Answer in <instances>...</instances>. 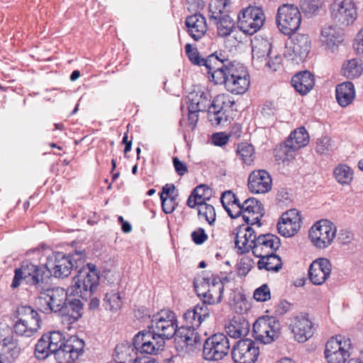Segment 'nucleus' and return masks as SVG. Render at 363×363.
I'll list each match as a JSON object with an SVG mask.
<instances>
[{
  "label": "nucleus",
  "mask_w": 363,
  "mask_h": 363,
  "mask_svg": "<svg viewBox=\"0 0 363 363\" xmlns=\"http://www.w3.org/2000/svg\"><path fill=\"white\" fill-rule=\"evenodd\" d=\"M184 49L191 64L204 66L210 80L214 84H223L226 90L233 94H242L247 91L250 83L247 68L230 60L225 51H216L204 58L198 49L192 48L189 43L185 45Z\"/></svg>",
  "instance_id": "obj_1"
},
{
  "label": "nucleus",
  "mask_w": 363,
  "mask_h": 363,
  "mask_svg": "<svg viewBox=\"0 0 363 363\" xmlns=\"http://www.w3.org/2000/svg\"><path fill=\"white\" fill-rule=\"evenodd\" d=\"M39 291L36 304L41 312L56 313L69 323L77 321L82 316L83 303L79 298H68L69 288L65 290L60 287L46 286Z\"/></svg>",
  "instance_id": "obj_2"
},
{
  "label": "nucleus",
  "mask_w": 363,
  "mask_h": 363,
  "mask_svg": "<svg viewBox=\"0 0 363 363\" xmlns=\"http://www.w3.org/2000/svg\"><path fill=\"white\" fill-rule=\"evenodd\" d=\"M77 244L76 241L71 242L73 249L69 252L55 251L47 257L45 267L49 273V280L51 277L57 279L67 278L72 270H75L80 264L86 262V250L81 246L77 247Z\"/></svg>",
  "instance_id": "obj_3"
},
{
  "label": "nucleus",
  "mask_w": 363,
  "mask_h": 363,
  "mask_svg": "<svg viewBox=\"0 0 363 363\" xmlns=\"http://www.w3.org/2000/svg\"><path fill=\"white\" fill-rule=\"evenodd\" d=\"M76 274L72 279L69 287L70 296H77L84 301L91 298L99 285L100 271L96 264L84 262L75 269Z\"/></svg>",
  "instance_id": "obj_4"
},
{
  "label": "nucleus",
  "mask_w": 363,
  "mask_h": 363,
  "mask_svg": "<svg viewBox=\"0 0 363 363\" xmlns=\"http://www.w3.org/2000/svg\"><path fill=\"white\" fill-rule=\"evenodd\" d=\"M228 282L230 279L227 276L220 277L212 274L211 277L203 276L194 279L193 284L197 295L206 298V301L211 305L222 301L224 285Z\"/></svg>",
  "instance_id": "obj_5"
},
{
  "label": "nucleus",
  "mask_w": 363,
  "mask_h": 363,
  "mask_svg": "<svg viewBox=\"0 0 363 363\" xmlns=\"http://www.w3.org/2000/svg\"><path fill=\"white\" fill-rule=\"evenodd\" d=\"M156 328L160 331V336L172 339L174 335L183 338L187 347L189 346L196 348V343L193 342V337L189 334L190 329L186 327H178L175 313L172 311L162 312L157 319Z\"/></svg>",
  "instance_id": "obj_6"
},
{
  "label": "nucleus",
  "mask_w": 363,
  "mask_h": 363,
  "mask_svg": "<svg viewBox=\"0 0 363 363\" xmlns=\"http://www.w3.org/2000/svg\"><path fill=\"white\" fill-rule=\"evenodd\" d=\"M276 21L279 30L286 35L294 34L300 27L301 15L293 4H283L277 11Z\"/></svg>",
  "instance_id": "obj_7"
},
{
  "label": "nucleus",
  "mask_w": 363,
  "mask_h": 363,
  "mask_svg": "<svg viewBox=\"0 0 363 363\" xmlns=\"http://www.w3.org/2000/svg\"><path fill=\"white\" fill-rule=\"evenodd\" d=\"M230 345L223 333H215L207 337L203 344V357L208 361H218L228 354Z\"/></svg>",
  "instance_id": "obj_8"
},
{
  "label": "nucleus",
  "mask_w": 363,
  "mask_h": 363,
  "mask_svg": "<svg viewBox=\"0 0 363 363\" xmlns=\"http://www.w3.org/2000/svg\"><path fill=\"white\" fill-rule=\"evenodd\" d=\"M336 234V228L327 220L315 223L309 230L308 238L313 245L319 249H325L331 245Z\"/></svg>",
  "instance_id": "obj_9"
},
{
  "label": "nucleus",
  "mask_w": 363,
  "mask_h": 363,
  "mask_svg": "<svg viewBox=\"0 0 363 363\" xmlns=\"http://www.w3.org/2000/svg\"><path fill=\"white\" fill-rule=\"evenodd\" d=\"M331 18L337 26L345 27L357 18V9L351 0H335L330 6Z\"/></svg>",
  "instance_id": "obj_10"
},
{
  "label": "nucleus",
  "mask_w": 363,
  "mask_h": 363,
  "mask_svg": "<svg viewBox=\"0 0 363 363\" xmlns=\"http://www.w3.org/2000/svg\"><path fill=\"white\" fill-rule=\"evenodd\" d=\"M231 355L235 363H255L259 355V343L250 338L240 339L233 347Z\"/></svg>",
  "instance_id": "obj_11"
},
{
  "label": "nucleus",
  "mask_w": 363,
  "mask_h": 363,
  "mask_svg": "<svg viewBox=\"0 0 363 363\" xmlns=\"http://www.w3.org/2000/svg\"><path fill=\"white\" fill-rule=\"evenodd\" d=\"M284 56L292 61H302L308 55L311 49L308 35L296 34L286 44Z\"/></svg>",
  "instance_id": "obj_12"
},
{
  "label": "nucleus",
  "mask_w": 363,
  "mask_h": 363,
  "mask_svg": "<svg viewBox=\"0 0 363 363\" xmlns=\"http://www.w3.org/2000/svg\"><path fill=\"white\" fill-rule=\"evenodd\" d=\"M331 273V264L326 258L313 261L308 269V277L315 285L323 284Z\"/></svg>",
  "instance_id": "obj_13"
},
{
  "label": "nucleus",
  "mask_w": 363,
  "mask_h": 363,
  "mask_svg": "<svg viewBox=\"0 0 363 363\" xmlns=\"http://www.w3.org/2000/svg\"><path fill=\"white\" fill-rule=\"evenodd\" d=\"M247 185L252 193H266L272 189V178L264 169L255 170L250 174Z\"/></svg>",
  "instance_id": "obj_14"
},
{
  "label": "nucleus",
  "mask_w": 363,
  "mask_h": 363,
  "mask_svg": "<svg viewBox=\"0 0 363 363\" xmlns=\"http://www.w3.org/2000/svg\"><path fill=\"white\" fill-rule=\"evenodd\" d=\"M290 327L295 340L298 342H305L313 335V325L307 314L296 316Z\"/></svg>",
  "instance_id": "obj_15"
},
{
  "label": "nucleus",
  "mask_w": 363,
  "mask_h": 363,
  "mask_svg": "<svg viewBox=\"0 0 363 363\" xmlns=\"http://www.w3.org/2000/svg\"><path fill=\"white\" fill-rule=\"evenodd\" d=\"M281 245L280 239L278 236L267 233L258 235L257 245H255L253 255L256 257L264 258L266 254L271 252H276Z\"/></svg>",
  "instance_id": "obj_16"
},
{
  "label": "nucleus",
  "mask_w": 363,
  "mask_h": 363,
  "mask_svg": "<svg viewBox=\"0 0 363 363\" xmlns=\"http://www.w3.org/2000/svg\"><path fill=\"white\" fill-rule=\"evenodd\" d=\"M187 33L195 40H199L207 31L206 18L201 13L189 16L185 20Z\"/></svg>",
  "instance_id": "obj_17"
},
{
  "label": "nucleus",
  "mask_w": 363,
  "mask_h": 363,
  "mask_svg": "<svg viewBox=\"0 0 363 363\" xmlns=\"http://www.w3.org/2000/svg\"><path fill=\"white\" fill-rule=\"evenodd\" d=\"M225 96L218 95L212 101L210 105H207L206 111H208V118L213 125H220L225 116V121H227V116L223 112L224 106L227 103L234 104V101L231 102L229 99L225 101Z\"/></svg>",
  "instance_id": "obj_18"
},
{
  "label": "nucleus",
  "mask_w": 363,
  "mask_h": 363,
  "mask_svg": "<svg viewBox=\"0 0 363 363\" xmlns=\"http://www.w3.org/2000/svg\"><path fill=\"white\" fill-rule=\"evenodd\" d=\"M15 317L20 319L21 322L29 325L30 328L38 330L42 323L40 315L33 307L28 305L19 306L16 312Z\"/></svg>",
  "instance_id": "obj_19"
},
{
  "label": "nucleus",
  "mask_w": 363,
  "mask_h": 363,
  "mask_svg": "<svg viewBox=\"0 0 363 363\" xmlns=\"http://www.w3.org/2000/svg\"><path fill=\"white\" fill-rule=\"evenodd\" d=\"M291 84L301 95H306L315 85L314 76L308 70L299 72L292 77Z\"/></svg>",
  "instance_id": "obj_20"
},
{
  "label": "nucleus",
  "mask_w": 363,
  "mask_h": 363,
  "mask_svg": "<svg viewBox=\"0 0 363 363\" xmlns=\"http://www.w3.org/2000/svg\"><path fill=\"white\" fill-rule=\"evenodd\" d=\"M271 323H274V317L262 316L259 318L252 325L253 336L256 340H259L264 344L273 341L269 335V327Z\"/></svg>",
  "instance_id": "obj_21"
},
{
  "label": "nucleus",
  "mask_w": 363,
  "mask_h": 363,
  "mask_svg": "<svg viewBox=\"0 0 363 363\" xmlns=\"http://www.w3.org/2000/svg\"><path fill=\"white\" fill-rule=\"evenodd\" d=\"M309 141V135L304 127H301L291 133L284 142V147L288 152H294L306 146Z\"/></svg>",
  "instance_id": "obj_22"
},
{
  "label": "nucleus",
  "mask_w": 363,
  "mask_h": 363,
  "mask_svg": "<svg viewBox=\"0 0 363 363\" xmlns=\"http://www.w3.org/2000/svg\"><path fill=\"white\" fill-rule=\"evenodd\" d=\"M321 41L328 48L332 49L337 46L344 40V33L342 27L333 26H325L321 31Z\"/></svg>",
  "instance_id": "obj_23"
},
{
  "label": "nucleus",
  "mask_w": 363,
  "mask_h": 363,
  "mask_svg": "<svg viewBox=\"0 0 363 363\" xmlns=\"http://www.w3.org/2000/svg\"><path fill=\"white\" fill-rule=\"evenodd\" d=\"M48 274L45 264H35L27 284L33 286L38 291L43 290L45 287L48 286L49 282Z\"/></svg>",
  "instance_id": "obj_24"
},
{
  "label": "nucleus",
  "mask_w": 363,
  "mask_h": 363,
  "mask_svg": "<svg viewBox=\"0 0 363 363\" xmlns=\"http://www.w3.org/2000/svg\"><path fill=\"white\" fill-rule=\"evenodd\" d=\"M250 324L243 317H234L225 325V332L233 338H239L246 335L249 332Z\"/></svg>",
  "instance_id": "obj_25"
},
{
  "label": "nucleus",
  "mask_w": 363,
  "mask_h": 363,
  "mask_svg": "<svg viewBox=\"0 0 363 363\" xmlns=\"http://www.w3.org/2000/svg\"><path fill=\"white\" fill-rule=\"evenodd\" d=\"M34 266L35 264H33L30 260H23L20 264V267L15 268L14 269V276L11 284V287L13 289L18 288L22 281H25L27 284Z\"/></svg>",
  "instance_id": "obj_26"
},
{
  "label": "nucleus",
  "mask_w": 363,
  "mask_h": 363,
  "mask_svg": "<svg viewBox=\"0 0 363 363\" xmlns=\"http://www.w3.org/2000/svg\"><path fill=\"white\" fill-rule=\"evenodd\" d=\"M355 96V90L351 82L340 84L336 87V99L342 107H346L352 103Z\"/></svg>",
  "instance_id": "obj_27"
},
{
  "label": "nucleus",
  "mask_w": 363,
  "mask_h": 363,
  "mask_svg": "<svg viewBox=\"0 0 363 363\" xmlns=\"http://www.w3.org/2000/svg\"><path fill=\"white\" fill-rule=\"evenodd\" d=\"M210 20H213L217 26L218 33L221 37L230 35L235 28V22L228 14L209 16Z\"/></svg>",
  "instance_id": "obj_28"
},
{
  "label": "nucleus",
  "mask_w": 363,
  "mask_h": 363,
  "mask_svg": "<svg viewBox=\"0 0 363 363\" xmlns=\"http://www.w3.org/2000/svg\"><path fill=\"white\" fill-rule=\"evenodd\" d=\"M1 352L4 354V359L11 363L20 354L21 347L17 345L16 340H13V337H6L1 340Z\"/></svg>",
  "instance_id": "obj_29"
},
{
  "label": "nucleus",
  "mask_w": 363,
  "mask_h": 363,
  "mask_svg": "<svg viewBox=\"0 0 363 363\" xmlns=\"http://www.w3.org/2000/svg\"><path fill=\"white\" fill-rule=\"evenodd\" d=\"M264 258H259L257 262L259 269H264L267 271L278 272L282 267L281 257L275 252H271L270 254H266Z\"/></svg>",
  "instance_id": "obj_30"
},
{
  "label": "nucleus",
  "mask_w": 363,
  "mask_h": 363,
  "mask_svg": "<svg viewBox=\"0 0 363 363\" xmlns=\"http://www.w3.org/2000/svg\"><path fill=\"white\" fill-rule=\"evenodd\" d=\"M352 342L350 338L345 339V337L341 335H336L335 337H332L325 344V348L324 350L325 357L329 355L330 354L335 353L342 348L347 347V346H351Z\"/></svg>",
  "instance_id": "obj_31"
},
{
  "label": "nucleus",
  "mask_w": 363,
  "mask_h": 363,
  "mask_svg": "<svg viewBox=\"0 0 363 363\" xmlns=\"http://www.w3.org/2000/svg\"><path fill=\"white\" fill-rule=\"evenodd\" d=\"M264 16L257 17L253 19L248 18V20H241V21L238 22V28L244 33L252 35L261 28L264 24Z\"/></svg>",
  "instance_id": "obj_32"
},
{
  "label": "nucleus",
  "mask_w": 363,
  "mask_h": 363,
  "mask_svg": "<svg viewBox=\"0 0 363 363\" xmlns=\"http://www.w3.org/2000/svg\"><path fill=\"white\" fill-rule=\"evenodd\" d=\"M342 69L343 75L347 79L358 77L363 72L362 65L357 59H352L344 63Z\"/></svg>",
  "instance_id": "obj_33"
},
{
  "label": "nucleus",
  "mask_w": 363,
  "mask_h": 363,
  "mask_svg": "<svg viewBox=\"0 0 363 363\" xmlns=\"http://www.w3.org/2000/svg\"><path fill=\"white\" fill-rule=\"evenodd\" d=\"M52 354L57 363H75V360L78 359L72 351H69L65 342L61 343Z\"/></svg>",
  "instance_id": "obj_34"
},
{
  "label": "nucleus",
  "mask_w": 363,
  "mask_h": 363,
  "mask_svg": "<svg viewBox=\"0 0 363 363\" xmlns=\"http://www.w3.org/2000/svg\"><path fill=\"white\" fill-rule=\"evenodd\" d=\"M296 222V220L291 221V220H281L280 219L277 225L279 233L284 237L294 236L301 228V224Z\"/></svg>",
  "instance_id": "obj_35"
},
{
  "label": "nucleus",
  "mask_w": 363,
  "mask_h": 363,
  "mask_svg": "<svg viewBox=\"0 0 363 363\" xmlns=\"http://www.w3.org/2000/svg\"><path fill=\"white\" fill-rule=\"evenodd\" d=\"M237 156L243 163L250 165L254 161V147L247 143L239 144L236 150Z\"/></svg>",
  "instance_id": "obj_36"
},
{
  "label": "nucleus",
  "mask_w": 363,
  "mask_h": 363,
  "mask_svg": "<svg viewBox=\"0 0 363 363\" xmlns=\"http://www.w3.org/2000/svg\"><path fill=\"white\" fill-rule=\"evenodd\" d=\"M46 338L47 335H43L35 345V356L38 359H45L50 353L52 354V349Z\"/></svg>",
  "instance_id": "obj_37"
},
{
  "label": "nucleus",
  "mask_w": 363,
  "mask_h": 363,
  "mask_svg": "<svg viewBox=\"0 0 363 363\" xmlns=\"http://www.w3.org/2000/svg\"><path fill=\"white\" fill-rule=\"evenodd\" d=\"M271 48L272 44L267 40H262L258 44L253 45L252 49L253 59L267 60L269 57Z\"/></svg>",
  "instance_id": "obj_38"
},
{
  "label": "nucleus",
  "mask_w": 363,
  "mask_h": 363,
  "mask_svg": "<svg viewBox=\"0 0 363 363\" xmlns=\"http://www.w3.org/2000/svg\"><path fill=\"white\" fill-rule=\"evenodd\" d=\"M334 176L337 182L348 184L352 179V171L345 164H340L334 169Z\"/></svg>",
  "instance_id": "obj_39"
},
{
  "label": "nucleus",
  "mask_w": 363,
  "mask_h": 363,
  "mask_svg": "<svg viewBox=\"0 0 363 363\" xmlns=\"http://www.w3.org/2000/svg\"><path fill=\"white\" fill-rule=\"evenodd\" d=\"M65 343L69 351H72L77 358L84 352V342L77 335L69 337L66 340Z\"/></svg>",
  "instance_id": "obj_40"
},
{
  "label": "nucleus",
  "mask_w": 363,
  "mask_h": 363,
  "mask_svg": "<svg viewBox=\"0 0 363 363\" xmlns=\"http://www.w3.org/2000/svg\"><path fill=\"white\" fill-rule=\"evenodd\" d=\"M121 298L118 293H107L104 298L103 306L106 310L117 311L121 308Z\"/></svg>",
  "instance_id": "obj_41"
},
{
  "label": "nucleus",
  "mask_w": 363,
  "mask_h": 363,
  "mask_svg": "<svg viewBox=\"0 0 363 363\" xmlns=\"http://www.w3.org/2000/svg\"><path fill=\"white\" fill-rule=\"evenodd\" d=\"M242 241L241 247H239V253L244 254L249 252L251 250L252 252L255 250V245H257V241L258 240V236H257L254 229L251 227L248 237Z\"/></svg>",
  "instance_id": "obj_42"
},
{
  "label": "nucleus",
  "mask_w": 363,
  "mask_h": 363,
  "mask_svg": "<svg viewBox=\"0 0 363 363\" xmlns=\"http://www.w3.org/2000/svg\"><path fill=\"white\" fill-rule=\"evenodd\" d=\"M352 348V345L342 348L340 351L328 354L325 358L328 363H345L350 356V350Z\"/></svg>",
  "instance_id": "obj_43"
},
{
  "label": "nucleus",
  "mask_w": 363,
  "mask_h": 363,
  "mask_svg": "<svg viewBox=\"0 0 363 363\" xmlns=\"http://www.w3.org/2000/svg\"><path fill=\"white\" fill-rule=\"evenodd\" d=\"M201 189V187L194 188L191 191L186 201V205L189 208H194L196 206H198V208H199L207 204L206 201L209 200V196H208L207 198H203L200 194H198V192Z\"/></svg>",
  "instance_id": "obj_44"
},
{
  "label": "nucleus",
  "mask_w": 363,
  "mask_h": 363,
  "mask_svg": "<svg viewBox=\"0 0 363 363\" xmlns=\"http://www.w3.org/2000/svg\"><path fill=\"white\" fill-rule=\"evenodd\" d=\"M322 6L321 0H301L300 7L306 15L315 14Z\"/></svg>",
  "instance_id": "obj_45"
},
{
  "label": "nucleus",
  "mask_w": 363,
  "mask_h": 363,
  "mask_svg": "<svg viewBox=\"0 0 363 363\" xmlns=\"http://www.w3.org/2000/svg\"><path fill=\"white\" fill-rule=\"evenodd\" d=\"M245 212L250 214H260V216L264 215V207L262 203L255 198H249L244 201Z\"/></svg>",
  "instance_id": "obj_46"
},
{
  "label": "nucleus",
  "mask_w": 363,
  "mask_h": 363,
  "mask_svg": "<svg viewBox=\"0 0 363 363\" xmlns=\"http://www.w3.org/2000/svg\"><path fill=\"white\" fill-rule=\"evenodd\" d=\"M167 311V310L161 311V312L158 313L157 315H153L152 318L150 310L145 306H141L140 308H138V320H139L140 323H146L147 325L154 324V323H155V325H157V319L158 318V316L162 312Z\"/></svg>",
  "instance_id": "obj_47"
},
{
  "label": "nucleus",
  "mask_w": 363,
  "mask_h": 363,
  "mask_svg": "<svg viewBox=\"0 0 363 363\" xmlns=\"http://www.w3.org/2000/svg\"><path fill=\"white\" fill-rule=\"evenodd\" d=\"M251 226L242 224L235 228L233 232L235 235V247L238 248V252L239 253V247H241L242 241L247 240L248 237L250 229Z\"/></svg>",
  "instance_id": "obj_48"
},
{
  "label": "nucleus",
  "mask_w": 363,
  "mask_h": 363,
  "mask_svg": "<svg viewBox=\"0 0 363 363\" xmlns=\"http://www.w3.org/2000/svg\"><path fill=\"white\" fill-rule=\"evenodd\" d=\"M264 13L262 9L257 6H249L242 11L238 16V21L241 20L253 19L257 17H263Z\"/></svg>",
  "instance_id": "obj_49"
},
{
  "label": "nucleus",
  "mask_w": 363,
  "mask_h": 363,
  "mask_svg": "<svg viewBox=\"0 0 363 363\" xmlns=\"http://www.w3.org/2000/svg\"><path fill=\"white\" fill-rule=\"evenodd\" d=\"M44 335H47L46 340L50 345L52 352H54L55 349H57V347H59L61 343H65L67 340L63 333L59 330L50 331Z\"/></svg>",
  "instance_id": "obj_50"
},
{
  "label": "nucleus",
  "mask_w": 363,
  "mask_h": 363,
  "mask_svg": "<svg viewBox=\"0 0 363 363\" xmlns=\"http://www.w3.org/2000/svg\"><path fill=\"white\" fill-rule=\"evenodd\" d=\"M154 324L147 325V329L142 330L138 333V345L143 342H152L156 340L157 330L153 329Z\"/></svg>",
  "instance_id": "obj_51"
},
{
  "label": "nucleus",
  "mask_w": 363,
  "mask_h": 363,
  "mask_svg": "<svg viewBox=\"0 0 363 363\" xmlns=\"http://www.w3.org/2000/svg\"><path fill=\"white\" fill-rule=\"evenodd\" d=\"M195 313L192 308L188 309L184 313V319L186 321V325H182L181 327H186L188 329L198 328L202 321L199 320V317Z\"/></svg>",
  "instance_id": "obj_52"
},
{
  "label": "nucleus",
  "mask_w": 363,
  "mask_h": 363,
  "mask_svg": "<svg viewBox=\"0 0 363 363\" xmlns=\"http://www.w3.org/2000/svg\"><path fill=\"white\" fill-rule=\"evenodd\" d=\"M230 5L229 0H215L209 4L210 16L220 15L227 11L226 8Z\"/></svg>",
  "instance_id": "obj_53"
},
{
  "label": "nucleus",
  "mask_w": 363,
  "mask_h": 363,
  "mask_svg": "<svg viewBox=\"0 0 363 363\" xmlns=\"http://www.w3.org/2000/svg\"><path fill=\"white\" fill-rule=\"evenodd\" d=\"M177 195L169 196V197L160 195L162 211L166 214L172 213L178 206V203L177 202Z\"/></svg>",
  "instance_id": "obj_54"
},
{
  "label": "nucleus",
  "mask_w": 363,
  "mask_h": 363,
  "mask_svg": "<svg viewBox=\"0 0 363 363\" xmlns=\"http://www.w3.org/2000/svg\"><path fill=\"white\" fill-rule=\"evenodd\" d=\"M315 149L316 152L321 155L333 150V145L331 142L330 138L328 135H323L318 138Z\"/></svg>",
  "instance_id": "obj_55"
},
{
  "label": "nucleus",
  "mask_w": 363,
  "mask_h": 363,
  "mask_svg": "<svg viewBox=\"0 0 363 363\" xmlns=\"http://www.w3.org/2000/svg\"><path fill=\"white\" fill-rule=\"evenodd\" d=\"M14 332L21 336L31 337L38 330H34L33 328H30L29 325L25 323L24 322H21L20 319H17L15 325H13Z\"/></svg>",
  "instance_id": "obj_56"
},
{
  "label": "nucleus",
  "mask_w": 363,
  "mask_h": 363,
  "mask_svg": "<svg viewBox=\"0 0 363 363\" xmlns=\"http://www.w3.org/2000/svg\"><path fill=\"white\" fill-rule=\"evenodd\" d=\"M199 215L203 216L209 225H213L216 221V211L212 205L206 204L198 208Z\"/></svg>",
  "instance_id": "obj_57"
},
{
  "label": "nucleus",
  "mask_w": 363,
  "mask_h": 363,
  "mask_svg": "<svg viewBox=\"0 0 363 363\" xmlns=\"http://www.w3.org/2000/svg\"><path fill=\"white\" fill-rule=\"evenodd\" d=\"M254 298L260 302H264L270 299V289L267 284H262L261 286L255 289L253 294Z\"/></svg>",
  "instance_id": "obj_58"
},
{
  "label": "nucleus",
  "mask_w": 363,
  "mask_h": 363,
  "mask_svg": "<svg viewBox=\"0 0 363 363\" xmlns=\"http://www.w3.org/2000/svg\"><path fill=\"white\" fill-rule=\"evenodd\" d=\"M277 111V106L274 102L267 101L262 106L261 114L267 120H273Z\"/></svg>",
  "instance_id": "obj_59"
},
{
  "label": "nucleus",
  "mask_w": 363,
  "mask_h": 363,
  "mask_svg": "<svg viewBox=\"0 0 363 363\" xmlns=\"http://www.w3.org/2000/svg\"><path fill=\"white\" fill-rule=\"evenodd\" d=\"M253 264L254 260L249 257L241 258L238 264L237 269L238 274L240 276H246L252 267Z\"/></svg>",
  "instance_id": "obj_60"
},
{
  "label": "nucleus",
  "mask_w": 363,
  "mask_h": 363,
  "mask_svg": "<svg viewBox=\"0 0 363 363\" xmlns=\"http://www.w3.org/2000/svg\"><path fill=\"white\" fill-rule=\"evenodd\" d=\"M201 298L203 299V301L201 303V304H197L192 308L196 312L195 313L196 315L199 317V320H201L203 322L206 318L209 317V311L206 306V303H209L208 301H206V298L203 297Z\"/></svg>",
  "instance_id": "obj_61"
},
{
  "label": "nucleus",
  "mask_w": 363,
  "mask_h": 363,
  "mask_svg": "<svg viewBox=\"0 0 363 363\" xmlns=\"http://www.w3.org/2000/svg\"><path fill=\"white\" fill-rule=\"evenodd\" d=\"M192 241L198 245L203 244L208 240V235L202 228H198L191 233Z\"/></svg>",
  "instance_id": "obj_62"
},
{
  "label": "nucleus",
  "mask_w": 363,
  "mask_h": 363,
  "mask_svg": "<svg viewBox=\"0 0 363 363\" xmlns=\"http://www.w3.org/2000/svg\"><path fill=\"white\" fill-rule=\"evenodd\" d=\"M229 140V136L223 132L213 133L212 135V143L216 146H223Z\"/></svg>",
  "instance_id": "obj_63"
},
{
  "label": "nucleus",
  "mask_w": 363,
  "mask_h": 363,
  "mask_svg": "<svg viewBox=\"0 0 363 363\" xmlns=\"http://www.w3.org/2000/svg\"><path fill=\"white\" fill-rule=\"evenodd\" d=\"M174 167L178 175L182 177L188 172L186 164L182 162L178 157H174L172 159Z\"/></svg>",
  "instance_id": "obj_64"
}]
</instances>
